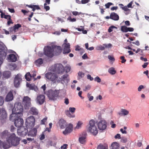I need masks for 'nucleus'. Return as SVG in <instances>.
<instances>
[{
	"mask_svg": "<svg viewBox=\"0 0 149 149\" xmlns=\"http://www.w3.org/2000/svg\"><path fill=\"white\" fill-rule=\"evenodd\" d=\"M20 139L16 136L14 133H12L10 137H8L6 141L3 142L0 140V148L8 149L12 146H16L19 144Z\"/></svg>",
	"mask_w": 149,
	"mask_h": 149,
	"instance_id": "f257e3e1",
	"label": "nucleus"
},
{
	"mask_svg": "<svg viewBox=\"0 0 149 149\" xmlns=\"http://www.w3.org/2000/svg\"><path fill=\"white\" fill-rule=\"evenodd\" d=\"M23 111V108L21 103L20 102L16 103L15 104L14 107L12 109V114L10 116H22V112Z\"/></svg>",
	"mask_w": 149,
	"mask_h": 149,
	"instance_id": "f03ea898",
	"label": "nucleus"
},
{
	"mask_svg": "<svg viewBox=\"0 0 149 149\" xmlns=\"http://www.w3.org/2000/svg\"><path fill=\"white\" fill-rule=\"evenodd\" d=\"M49 70L57 74H62L64 72V68L62 64L58 63L52 65L50 68Z\"/></svg>",
	"mask_w": 149,
	"mask_h": 149,
	"instance_id": "7ed1b4c3",
	"label": "nucleus"
},
{
	"mask_svg": "<svg viewBox=\"0 0 149 149\" xmlns=\"http://www.w3.org/2000/svg\"><path fill=\"white\" fill-rule=\"evenodd\" d=\"M88 130L89 132L94 135H96L97 134V129L94 120L92 119L89 121Z\"/></svg>",
	"mask_w": 149,
	"mask_h": 149,
	"instance_id": "20e7f679",
	"label": "nucleus"
},
{
	"mask_svg": "<svg viewBox=\"0 0 149 149\" xmlns=\"http://www.w3.org/2000/svg\"><path fill=\"white\" fill-rule=\"evenodd\" d=\"M19 116H13L12 117L11 116L10 117V120L14 121L15 126L18 128L23 126L24 123L23 120Z\"/></svg>",
	"mask_w": 149,
	"mask_h": 149,
	"instance_id": "39448f33",
	"label": "nucleus"
},
{
	"mask_svg": "<svg viewBox=\"0 0 149 149\" xmlns=\"http://www.w3.org/2000/svg\"><path fill=\"white\" fill-rule=\"evenodd\" d=\"M45 77L53 83H56L59 81V79L57 74L54 73L48 72L45 75Z\"/></svg>",
	"mask_w": 149,
	"mask_h": 149,
	"instance_id": "423d86ee",
	"label": "nucleus"
},
{
	"mask_svg": "<svg viewBox=\"0 0 149 149\" xmlns=\"http://www.w3.org/2000/svg\"><path fill=\"white\" fill-rule=\"evenodd\" d=\"M59 93L58 90L51 89L47 91V94L49 100H55L58 97Z\"/></svg>",
	"mask_w": 149,
	"mask_h": 149,
	"instance_id": "0eeeda50",
	"label": "nucleus"
},
{
	"mask_svg": "<svg viewBox=\"0 0 149 149\" xmlns=\"http://www.w3.org/2000/svg\"><path fill=\"white\" fill-rule=\"evenodd\" d=\"M35 119L33 116L28 117L26 119L25 125L27 128H31L35 125Z\"/></svg>",
	"mask_w": 149,
	"mask_h": 149,
	"instance_id": "6e6552de",
	"label": "nucleus"
},
{
	"mask_svg": "<svg viewBox=\"0 0 149 149\" xmlns=\"http://www.w3.org/2000/svg\"><path fill=\"white\" fill-rule=\"evenodd\" d=\"M44 54L48 57H52L54 56L53 47L49 46L45 47L44 48Z\"/></svg>",
	"mask_w": 149,
	"mask_h": 149,
	"instance_id": "1a4fd4ad",
	"label": "nucleus"
},
{
	"mask_svg": "<svg viewBox=\"0 0 149 149\" xmlns=\"http://www.w3.org/2000/svg\"><path fill=\"white\" fill-rule=\"evenodd\" d=\"M98 129L100 130L104 131L107 127V123L104 120H102L97 122Z\"/></svg>",
	"mask_w": 149,
	"mask_h": 149,
	"instance_id": "9d476101",
	"label": "nucleus"
},
{
	"mask_svg": "<svg viewBox=\"0 0 149 149\" xmlns=\"http://www.w3.org/2000/svg\"><path fill=\"white\" fill-rule=\"evenodd\" d=\"M23 103L24 105V108L26 109H28L31 105V98L29 97L24 96L22 100Z\"/></svg>",
	"mask_w": 149,
	"mask_h": 149,
	"instance_id": "9b49d317",
	"label": "nucleus"
},
{
	"mask_svg": "<svg viewBox=\"0 0 149 149\" xmlns=\"http://www.w3.org/2000/svg\"><path fill=\"white\" fill-rule=\"evenodd\" d=\"M28 131L27 129L22 126L18 128L17 130V133L19 134L22 136L26 135L28 132Z\"/></svg>",
	"mask_w": 149,
	"mask_h": 149,
	"instance_id": "f8f14e48",
	"label": "nucleus"
},
{
	"mask_svg": "<svg viewBox=\"0 0 149 149\" xmlns=\"http://www.w3.org/2000/svg\"><path fill=\"white\" fill-rule=\"evenodd\" d=\"M45 101V96L43 95H39L36 99V103L39 105L42 104Z\"/></svg>",
	"mask_w": 149,
	"mask_h": 149,
	"instance_id": "ddd939ff",
	"label": "nucleus"
},
{
	"mask_svg": "<svg viewBox=\"0 0 149 149\" xmlns=\"http://www.w3.org/2000/svg\"><path fill=\"white\" fill-rule=\"evenodd\" d=\"M22 80L21 76L20 74H17L15 76L14 82V86L15 87H18L20 85Z\"/></svg>",
	"mask_w": 149,
	"mask_h": 149,
	"instance_id": "4468645a",
	"label": "nucleus"
},
{
	"mask_svg": "<svg viewBox=\"0 0 149 149\" xmlns=\"http://www.w3.org/2000/svg\"><path fill=\"white\" fill-rule=\"evenodd\" d=\"M70 44L69 43H63L62 45L63 53L64 54H68L71 52L70 49Z\"/></svg>",
	"mask_w": 149,
	"mask_h": 149,
	"instance_id": "2eb2a0df",
	"label": "nucleus"
},
{
	"mask_svg": "<svg viewBox=\"0 0 149 149\" xmlns=\"http://www.w3.org/2000/svg\"><path fill=\"white\" fill-rule=\"evenodd\" d=\"M7 115V113L4 108H0V119L2 122L3 123L5 121Z\"/></svg>",
	"mask_w": 149,
	"mask_h": 149,
	"instance_id": "dca6fc26",
	"label": "nucleus"
},
{
	"mask_svg": "<svg viewBox=\"0 0 149 149\" xmlns=\"http://www.w3.org/2000/svg\"><path fill=\"white\" fill-rule=\"evenodd\" d=\"M6 55V52L5 49H0V66L3 62V59L5 58Z\"/></svg>",
	"mask_w": 149,
	"mask_h": 149,
	"instance_id": "f3484780",
	"label": "nucleus"
},
{
	"mask_svg": "<svg viewBox=\"0 0 149 149\" xmlns=\"http://www.w3.org/2000/svg\"><path fill=\"white\" fill-rule=\"evenodd\" d=\"M68 75L67 74H64L61 77V78H58L59 81L58 82H61L62 84L64 83H68L69 80L68 78Z\"/></svg>",
	"mask_w": 149,
	"mask_h": 149,
	"instance_id": "a211bd4d",
	"label": "nucleus"
},
{
	"mask_svg": "<svg viewBox=\"0 0 149 149\" xmlns=\"http://www.w3.org/2000/svg\"><path fill=\"white\" fill-rule=\"evenodd\" d=\"M73 130V126L71 124H70L66 127L65 130L63 131V133L64 135L71 132Z\"/></svg>",
	"mask_w": 149,
	"mask_h": 149,
	"instance_id": "6ab92c4d",
	"label": "nucleus"
},
{
	"mask_svg": "<svg viewBox=\"0 0 149 149\" xmlns=\"http://www.w3.org/2000/svg\"><path fill=\"white\" fill-rule=\"evenodd\" d=\"M54 55H58L61 52L62 49L61 47L60 46H55L54 47H53Z\"/></svg>",
	"mask_w": 149,
	"mask_h": 149,
	"instance_id": "aec40b11",
	"label": "nucleus"
},
{
	"mask_svg": "<svg viewBox=\"0 0 149 149\" xmlns=\"http://www.w3.org/2000/svg\"><path fill=\"white\" fill-rule=\"evenodd\" d=\"M12 134L8 132V131L5 130L2 132L0 134V136L2 139H4L6 138V140L8 137H10Z\"/></svg>",
	"mask_w": 149,
	"mask_h": 149,
	"instance_id": "412c9836",
	"label": "nucleus"
},
{
	"mask_svg": "<svg viewBox=\"0 0 149 149\" xmlns=\"http://www.w3.org/2000/svg\"><path fill=\"white\" fill-rule=\"evenodd\" d=\"M29 113L32 115H38L39 113V111L36 107H32L30 108Z\"/></svg>",
	"mask_w": 149,
	"mask_h": 149,
	"instance_id": "4be33fe9",
	"label": "nucleus"
},
{
	"mask_svg": "<svg viewBox=\"0 0 149 149\" xmlns=\"http://www.w3.org/2000/svg\"><path fill=\"white\" fill-rule=\"evenodd\" d=\"M59 125L61 129H63L66 126L67 123L63 119H61L58 122Z\"/></svg>",
	"mask_w": 149,
	"mask_h": 149,
	"instance_id": "5701e85b",
	"label": "nucleus"
},
{
	"mask_svg": "<svg viewBox=\"0 0 149 149\" xmlns=\"http://www.w3.org/2000/svg\"><path fill=\"white\" fill-rule=\"evenodd\" d=\"M8 60L10 61L15 62L17 61V57L16 55L13 54H11L8 56Z\"/></svg>",
	"mask_w": 149,
	"mask_h": 149,
	"instance_id": "b1692460",
	"label": "nucleus"
},
{
	"mask_svg": "<svg viewBox=\"0 0 149 149\" xmlns=\"http://www.w3.org/2000/svg\"><path fill=\"white\" fill-rule=\"evenodd\" d=\"M110 19L115 21H117L119 19V16L117 13L112 12L110 14Z\"/></svg>",
	"mask_w": 149,
	"mask_h": 149,
	"instance_id": "393cba45",
	"label": "nucleus"
},
{
	"mask_svg": "<svg viewBox=\"0 0 149 149\" xmlns=\"http://www.w3.org/2000/svg\"><path fill=\"white\" fill-rule=\"evenodd\" d=\"M13 98V96L12 92L10 91L8 93L6 98V101L7 102L12 100Z\"/></svg>",
	"mask_w": 149,
	"mask_h": 149,
	"instance_id": "a878e982",
	"label": "nucleus"
},
{
	"mask_svg": "<svg viewBox=\"0 0 149 149\" xmlns=\"http://www.w3.org/2000/svg\"><path fill=\"white\" fill-rule=\"evenodd\" d=\"M37 133V129L36 128H34L29 131L28 132V135L29 136H35L36 135Z\"/></svg>",
	"mask_w": 149,
	"mask_h": 149,
	"instance_id": "bb28decb",
	"label": "nucleus"
},
{
	"mask_svg": "<svg viewBox=\"0 0 149 149\" xmlns=\"http://www.w3.org/2000/svg\"><path fill=\"white\" fill-rule=\"evenodd\" d=\"M129 113L128 111L125 109H122L118 113V114L120 116H125L127 115Z\"/></svg>",
	"mask_w": 149,
	"mask_h": 149,
	"instance_id": "cd10ccee",
	"label": "nucleus"
},
{
	"mask_svg": "<svg viewBox=\"0 0 149 149\" xmlns=\"http://www.w3.org/2000/svg\"><path fill=\"white\" fill-rule=\"evenodd\" d=\"M26 86L29 88L30 90H34L36 91L38 90L37 87L34 84H29L27 83L26 84Z\"/></svg>",
	"mask_w": 149,
	"mask_h": 149,
	"instance_id": "c85d7f7f",
	"label": "nucleus"
},
{
	"mask_svg": "<svg viewBox=\"0 0 149 149\" xmlns=\"http://www.w3.org/2000/svg\"><path fill=\"white\" fill-rule=\"evenodd\" d=\"M83 134L84 136L80 137L79 139V142L82 144H84V143L86 136V132H84Z\"/></svg>",
	"mask_w": 149,
	"mask_h": 149,
	"instance_id": "c756f323",
	"label": "nucleus"
},
{
	"mask_svg": "<svg viewBox=\"0 0 149 149\" xmlns=\"http://www.w3.org/2000/svg\"><path fill=\"white\" fill-rule=\"evenodd\" d=\"M17 67L16 64L14 63H9L8 65V68L11 70H13L15 69Z\"/></svg>",
	"mask_w": 149,
	"mask_h": 149,
	"instance_id": "7c9ffc66",
	"label": "nucleus"
},
{
	"mask_svg": "<svg viewBox=\"0 0 149 149\" xmlns=\"http://www.w3.org/2000/svg\"><path fill=\"white\" fill-rule=\"evenodd\" d=\"M108 72L111 75H113L115 74L116 73V71L113 67H111L108 70Z\"/></svg>",
	"mask_w": 149,
	"mask_h": 149,
	"instance_id": "2f4dec72",
	"label": "nucleus"
},
{
	"mask_svg": "<svg viewBox=\"0 0 149 149\" xmlns=\"http://www.w3.org/2000/svg\"><path fill=\"white\" fill-rule=\"evenodd\" d=\"M11 72L9 71H5L3 73V78H8L10 76Z\"/></svg>",
	"mask_w": 149,
	"mask_h": 149,
	"instance_id": "473e14b6",
	"label": "nucleus"
},
{
	"mask_svg": "<svg viewBox=\"0 0 149 149\" xmlns=\"http://www.w3.org/2000/svg\"><path fill=\"white\" fill-rule=\"evenodd\" d=\"M26 6L29 8H32V10L34 11L36 10L40 9V7L38 5H27Z\"/></svg>",
	"mask_w": 149,
	"mask_h": 149,
	"instance_id": "72a5a7b5",
	"label": "nucleus"
},
{
	"mask_svg": "<svg viewBox=\"0 0 149 149\" xmlns=\"http://www.w3.org/2000/svg\"><path fill=\"white\" fill-rule=\"evenodd\" d=\"M111 149H118L119 147V144L116 142L113 143L111 145Z\"/></svg>",
	"mask_w": 149,
	"mask_h": 149,
	"instance_id": "f704fd0d",
	"label": "nucleus"
},
{
	"mask_svg": "<svg viewBox=\"0 0 149 149\" xmlns=\"http://www.w3.org/2000/svg\"><path fill=\"white\" fill-rule=\"evenodd\" d=\"M97 149H108V146L104 144H100L98 145L97 147Z\"/></svg>",
	"mask_w": 149,
	"mask_h": 149,
	"instance_id": "c9c22d12",
	"label": "nucleus"
},
{
	"mask_svg": "<svg viewBox=\"0 0 149 149\" xmlns=\"http://www.w3.org/2000/svg\"><path fill=\"white\" fill-rule=\"evenodd\" d=\"M43 63V60L42 58H40L35 62V63L37 66H40Z\"/></svg>",
	"mask_w": 149,
	"mask_h": 149,
	"instance_id": "e433bc0d",
	"label": "nucleus"
},
{
	"mask_svg": "<svg viewBox=\"0 0 149 149\" xmlns=\"http://www.w3.org/2000/svg\"><path fill=\"white\" fill-rule=\"evenodd\" d=\"M25 76L26 80L28 81H30L31 78L32 77L31 75L29 72H27L25 74Z\"/></svg>",
	"mask_w": 149,
	"mask_h": 149,
	"instance_id": "4c0bfd02",
	"label": "nucleus"
},
{
	"mask_svg": "<svg viewBox=\"0 0 149 149\" xmlns=\"http://www.w3.org/2000/svg\"><path fill=\"white\" fill-rule=\"evenodd\" d=\"M21 27V25L19 24H15L13 27H10V29H13V31H15L16 29H18L19 28Z\"/></svg>",
	"mask_w": 149,
	"mask_h": 149,
	"instance_id": "58836bf2",
	"label": "nucleus"
},
{
	"mask_svg": "<svg viewBox=\"0 0 149 149\" xmlns=\"http://www.w3.org/2000/svg\"><path fill=\"white\" fill-rule=\"evenodd\" d=\"M83 124V123L81 121H79L77 123V125L75 127V129H78L81 128Z\"/></svg>",
	"mask_w": 149,
	"mask_h": 149,
	"instance_id": "ea45409f",
	"label": "nucleus"
},
{
	"mask_svg": "<svg viewBox=\"0 0 149 149\" xmlns=\"http://www.w3.org/2000/svg\"><path fill=\"white\" fill-rule=\"evenodd\" d=\"M105 47L104 45H100L98 46H97L96 47V49L97 50H104L105 49Z\"/></svg>",
	"mask_w": 149,
	"mask_h": 149,
	"instance_id": "a19ab883",
	"label": "nucleus"
},
{
	"mask_svg": "<svg viewBox=\"0 0 149 149\" xmlns=\"http://www.w3.org/2000/svg\"><path fill=\"white\" fill-rule=\"evenodd\" d=\"M108 58L110 61V63L112 64L115 60V58L113 56L111 55H109L108 56Z\"/></svg>",
	"mask_w": 149,
	"mask_h": 149,
	"instance_id": "79ce46f5",
	"label": "nucleus"
},
{
	"mask_svg": "<svg viewBox=\"0 0 149 149\" xmlns=\"http://www.w3.org/2000/svg\"><path fill=\"white\" fill-rule=\"evenodd\" d=\"M69 110H66L65 111V114L68 117L71 118H74L75 117L74 115H72L70 113Z\"/></svg>",
	"mask_w": 149,
	"mask_h": 149,
	"instance_id": "37998d69",
	"label": "nucleus"
},
{
	"mask_svg": "<svg viewBox=\"0 0 149 149\" xmlns=\"http://www.w3.org/2000/svg\"><path fill=\"white\" fill-rule=\"evenodd\" d=\"M121 30L123 32H127V27L125 26H123L121 27Z\"/></svg>",
	"mask_w": 149,
	"mask_h": 149,
	"instance_id": "c03bdc74",
	"label": "nucleus"
},
{
	"mask_svg": "<svg viewBox=\"0 0 149 149\" xmlns=\"http://www.w3.org/2000/svg\"><path fill=\"white\" fill-rule=\"evenodd\" d=\"M117 29V28L115 26H110L109 29H108V31L109 33H111L112 31H113V29Z\"/></svg>",
	"mask_w": 149,
	"mask_h": 149,
	"instance_id": "a18cd8bd",
	"label": "nucleus"
},
{
	"mask_svg": "<svg viewBox=\"0 0 149 149\" xmlns=\"http://www.w3.org/2000/svg\"><path fill=\"white\" fill-rule=\"evenodd\" d=\"M47 119V117H45L41 120L40 121V124L41 125H44L45 123L46 122Z\"/></svg>",
	"mask_w": 149,
	"mask_h": 149,
	"instance_id": "49530a36",
	"label": "nucleus"
},
{
	"mask_svg": "<svg viewBox=\"0 0 149 149\" xmlns=\"http://www.w3.org/2000/svg\"><path fill=\"white\" fill-rule=\"evenodd\" d=\"M121 141L123 143L127 142V138L125 137H122L121 138Z\"/></svg>",
	"mask_w": 149,
	"mask_h": 149,
	"instance_id": "de8ad7c7",
	"label": "nucleus"
},
{
	"mask_svg": "<svg viewBox=\"0 0 149 149\" xmlns=\"http://www.w3.org/2000/svg\"><path fill=\"white\" fill-rule=\"evenodd\" d=\"M113 5V4L112 3L108 2L105 4V6L106 8H109L110 6Z\"/></svg>",
	"mask_w": 149,
	"mask_h": 149,
	"instance_id": "09e8293b",
	"label": "nucleus"
},
{
	"mask_svg": "<svg viewBox=\"0 0 149 149\" xmlns=\"http://www.w3.org/2000/svg\"><path fill=\"white\" fill-rule=\"evenodd\" d=\"M70 69L71 68L70 66H67L65 67V68L64 69H65V70L66 71V73H68L70 71Z\"/></svg>",
	"mask_w": 149,
	"mask_h": 149,
	"instance_id": "8fccbe9b",
	"label": "nucleus"
},
{
	"mask_svg": "<svg viewBox=\"0 0 149 149\" xmlns=\"http://www.w3.org/2000/svg\"><path fill=\"white\" fill-rule=\"evenodd\" d=\"M67 20H68L70 21V22H75L76 21V20L75 18H71L70 16L69 17L67 18Z\"/></svg>",
	"mask_w": 149,
	"mask_h": 149,
	"instance_id": "3c124183",
	"label": "nucleus"
},
{
	"mask_svg": "<svg viewBox=\"0 0 149 149\" xmlns=\"http://www.w3.org/2000/svg\"><path fill=\"white\" fill-rule=\"evenodd\" d=\"M76 110L75 108L74 107H70L69 108V110L72 113H73Z\"/></svg>",
	"mask_w": 149,
	"mask_h": 149,
	"instance_id": "603ef678",
	"label": "nucleus"
},
{
	"mask_svg": "<svg viewBox=\"0 0 149 149\" xmlns=\"http://www.w3.org/2000/svg\"><path fill=\"white\" fill-rule=\"evenodd\" d=\"M94 81H97V83H100L101 81V79L98 76H97L94 79Z\"/></svg>",
	"mask_w": 149,
	"mask_h": 149,
	"instance_id": "864d4df0",
	"label": "nucleus"
},
{
	"mask_svg": "<svg viewBox=\"0 0 149 149\" xmlns=\"http://www.w3.org/2000/svg\"><path fill=\"white\" fill-rule=\"evenodd\" d=\"M72 14L75 16H76L78 15H80L82 14V13L81 12H78L76 11H74L72 12Z\"/></svg>",
	"mask_w": 149,
	"mask_h": 149,
	"instance_id": "5fc2aeb1",
	"label": "nucleus"
},
{
	"mask_svg": "<svg viewBox=\"0 0 149 149\" xmlns=\"http://www.w3.org/2000/svg\"><path fill=\"white\" fill-rule=\"evenodd\" d=\"M78 75L81 78H82L84 76V74L82 72L80 71L78 73Z\"/></svg>",
	"mask_w": 149,
	"mask_h": 149,
	"instance_id": "6e6d98bb",
	"label": "nucleus"
},
{
	"mask_svg": "<svg viewBox=\"0 0 149 149\" xmlns=\"http://www.w3.org/2000/svg\"><path fill=\"white\" fill-rule=\"evenodd\" d=\"M4 102V100L3 97L1 96H0V106L3 105Z\"/></svg>",
	"mask_w": 149,
	"mask_h": 149,
	"instance_id": "4d7b16f0",
	"label": "nucleus"
},
{
	"mask_svg": "<svg viewBox=\"0 0 149 149\" xmlns=\"http://www.w3.org/2000/svg\"><path fill=\"white\" fill-rule=\"evenodd\" d=\"M47 3H45L44 4V8L45 9L46 11L50 9L49 7V6H47Z\"/></svg>",
	"mask_w": 149,
	"mask_h": 149,
	"instance_id": "13d9d810",
	"label": "nucleus"
},
{
	"mask_svg": "<svg viewBox=\"0 0 149 149\" xmlns=\"http://www.w3.org/2000/svg\"><path fill=\"white\" fill-rule=\"evenodd\" d=\"M103 45L104 46L105 48H109L112 46L111 44L109 43L108 44H103Z\"/></svg>",
	"mask_w": 149,
	"mask_h": 149,
	"instance_id": "bf43d9fd",
	"label": "nucleus"
},
{
	"mask_svg": "<svg viewBox=\"0 0 149 149\" xmlns=\"http://www.w3.org/2000/svg\"><path fill=\"white\" fill-rule=\"evenodd\" d=\"M120 59L122 60L121 63H124L126 61V60L125 59V57L124 56H122L120 57Z\"/></svg>",
	"mask_w": 149,
	"mask_h": 149,
	"instance_id": "052dcab7",
	"label": "nucleus"
},
{
	"mask_svg": "<svg viewBox=\"0 0 149 149\" xmlns=\"http://www.w3.org/2000/svg\"><path fill=\"white\" fill-rule=\"evenodd\" d=\"M11 16L10 15H5L3 18L7 19L9 20H11Z\"/></svg>",
	"mask_w": 149,
	"mask_h": 149,
	"instance_id": "680f3d73",
	"label": "nucleus"
},
{
	"mask_svg": "<svg viewBox=\"0 0 149 149\" xmlns=\"http://www.w3.org/2000/svg\"><path fill=\"white\" fill-rule=\"evenodd\" d=\"M144 88V86L143 85H141L138 88V90L139 91H141L142 89Z\"/></svg>",
	"mask_w": 149,
	"mask_h": 149,
	"instance_id": "e2e57ef3",
	"label": "nucleus"
},
{
	"mask_svg": "<svg viewBox=\"0 0 149 149\" xmlns=\"http://www.w3.org/2000/svg\"><path fill=\"white\" fill-rule=\"evenodd\" d=\"M127 6H124L123 10H124L125 11L127 12L128 11H130V10L128 8Z\"/></svg>",
	"mask_w": 149,
	"mask_h": 149,
	"instance_id": "0e129e2a",
	"label": "nucleus"
},
{
	"mask_svg": "<svg viewBox=\"0 0 149 149\" xmlns=\"http://www.w3.org/2000/svg\"><path fill=\"white\" fill-rule=\"evenodd\" d=\"M91 88V86H90L88 85L85 87V89L84 90V91H86L87 90H89Z\"/></svg>",
	"mask_w": 149,
	"mask_h": 149,
	"instance_id": "69168bd1",
	"label": "nucleus"
},
{
	"mask_svg": "<svg viewBox=\"0 0 149 149\" xmlns=\"http://www.w3.org/2000/svg\"><path fill=\"white\" fill-rule=\"evenodd\" d=\"M87 78L88 79H90L91 81H93V78L91 77V75L89 74L87 75Z\"/></svg>",
	"mask_w": 149,
	"mask_h": 149,
	"instance_id": "338daca9",
	"label": "nucleus"
},
{
	"mask_svg": "<svg viewBox=\"0 0 149 149\" xmlns=\"http://www.w3.org/2000/svg\"><path fill=\"white\" fill-rule=\"evenodd\" d=\"M114 137L116 139H120L121 138L120 135L119 134H117Z\"/></svg>",
	"mask_w": 149,
	"mask_h": 149,
	"instance_id": "774afa93",
	"label": "nucleus"
}]
</instances>
